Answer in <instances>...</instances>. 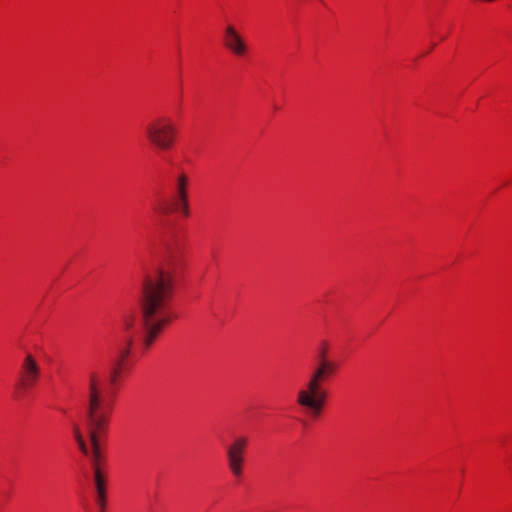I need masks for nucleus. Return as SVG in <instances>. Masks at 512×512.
<instances>
[{
  "label": "nucleus",
  "mask_w": 512,
  "mask_h": 512,
  "mask_svg": "<svg viewBox=\"0 0 512 512\" xmlns=\"http://www.w3.org/2000/svg\"><path fill=\"white\" fill-rule=\"evenodd\" d=\"M180 262L178 252L169 249L163 266L144 278L139 297L140 328L138 330L134 329V317L128 313L123 315L121 326L126 339L125 344L118 347L112 360L109 373L111 384H115L127 368V359L134 337L138 335L143 350H147L162 329L174 319L170 301L174 291L176 270Z\"/></svg>",
  "instance_id": "nucleus-1"
},
{
  "label": "nucleus",
  "mask_w": 512,
  "mask_h": 512,
  "mask_svg": "<svg viewBox=\"0 0 512 512\" xmlns=\"http://www.w3.org/2000/svg\"><path fill=\"white\" fill-rule=\"evenodd\" d=\"M105 382L97 372H90L86 390L85 428L91 442V460L94 467L99 468L101 451L99 447V433L104 431L108 423V414L103 411L105 402L103 390Z\"/></svg>",
  "instance_id": "nucleus-2"
},
{
  "label": "nucleus",
  "mask_w": 512,
  "mask_h": 512,
  "mask_svg": "<svg viewBox=\"0 0 512 512\" xmlns=\"http://www.w3.org/2000/svg\"><path fill=\"white\" fill-rule=\"evenodd\" d=\"M337 370L335 362L326 357L322 350L317 358V363L312 370L308 381L297 393V403L305 408L313 416H318L326 400V392L322 388L323 382L332 376Z\"/></svg>",
  "instance_id": "nucleus-3"
},
{
  "label": "nucleus",
  "mask_w": 512,
  "mask_h": 512,
  "mask_svg": "<svg viewBox=\"0 0 512 512\" xmlns=\"http://www.w3.org/2000/svg\"><path fill=\"white\" fill-rule=\"evenodd\" d=\"M147 141L155 148L166 151L173 147L176 139V128L167 117H157L144 126Z\"/></svg>",
  "instance_id": "nucleus-4"
},
{
  "label": "nucleus",
  "mask_w": 512,
  "mask_h": 512,
  "mask_svg": "<svg viewBox=\"0 0 512 512\" xmlns=\"http://www.w3.org/2000/svg\"><path fill=\"white\" fill-rule=\"evenodd\" d=\"M188 185L189 178L185 173H180L174 185V202H173V210L178 211L184 216L189 215V205H188ZM155 212L160 215H168L171 213L172 208L167 204L163 203L154 208Z\"/></svg>",
  "instance_id": "nucleus-5"
},
{
  "label": "nucleus",
  "mask_w": 512,
  "mask_h": 512,
  "mask_svg": "<svg viewBox=\"0 0 512 512\" xmlns=\"http://www.w3.org/2000/svg\"><path fill=\"white\" fill-rule=\"evenodd\" d=\"M41 375V368L36 358L27 353L23 358L18 372V393L26 392L34 387Z\"/></svg>",
  "instance_id": "nucleus-6"
},
{
  "label": "nucleus",
  "mask_w": 512,
  "mask_h": 512,
  "mask_svg": "<svg viewBox=\"0 0 512 512\" xmlns=\"http://www.w3.org/2000/svg\"><path fill=\"white\" fill-rule=\"evenodd\" d=\"M248 445V439L244 436L236 437L226 448L228 468L237 479L243 473L244 454Z\"/></svg>",
  "instance_id": "nucleus-7"
},
{
  "label": "nucleus",
  "mask_w": 512,
  "mask_h": 512,
  "mask_svg": "<svg viewBox=\"0 0 512 512\" xmlns=\"http://www.w3.org/2000/svg\"><path fill=\"white\" fill-rule=\"evenodd\" d=\"M224 45L236 56H243L247 51V46L242 36L232 25L226 26L224 30Z\"/></svg>",
  "instance_id": "nucleus-8"
},
{
  "label": "nucleus",
  "mask_w": 512,
  "mask_h": 512,
  "mask_svg": "<svg viewBox=\"0 0 512 512\" xmlns=\"http://www.w3.org/2000/svg\"><path fill=\"white\" fill-rule=\"evenodd\" d=\"M72 432L75 440L78 443L79 449L86 455L89 454L88 447L85 443L84 437L77 423H72Z\"/></svg>",
  "instance_id": "nucleus-9"
},
{
  "label": "nucleus",
  "mask_w": 512,
  "mask_h": 512,
  "mask_svg": "<svg viewBox=\"0 0 512 512\" xmlns=\"http://www.w3.org/2000/svg\"><path fill=\"white\" fill-rule=\"evenodd\" d=\"M94 480L97 489V494L102 495L103 493H105V480L99 468H96L94 471Z\"/></svg>",
  "instance_id": "nucleus-10"
},
{
  "label": "nucleus",
  "mask_w": 512,
  "mask_h": 512,
  "mask_svg": "<svg viewBox=\"0 0 512 512\" xmlns=\"http://www.w3.org/2000/svg\"><path fill=\"white\" fill-rule=\"evenodd\" d=\"M98 504L100 506L101 512H104L105 509V493L98 494Z\"/></svg>",
  "instance_id": "nucleus-11"
}]
</instances>
